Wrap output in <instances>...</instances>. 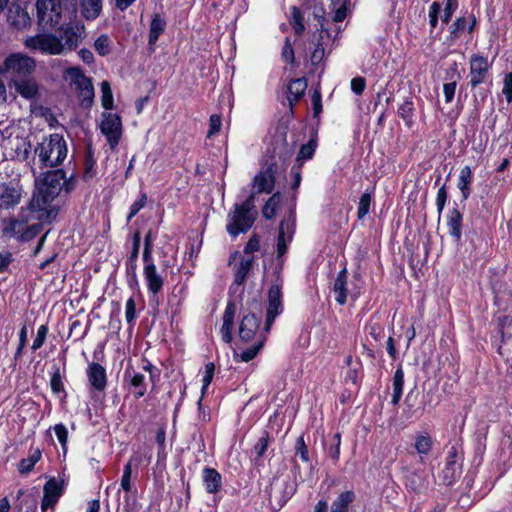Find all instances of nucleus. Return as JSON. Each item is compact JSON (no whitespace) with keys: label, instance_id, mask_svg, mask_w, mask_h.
<instances>
[{"label":"nucleus","instance_id":"nucleus-1","mask_svg":"<svg viewBox=\"0 0 512 512\" xmlns=\"http://www.w3.org/2000/svg\"><path fill=\"white\" fill-rule=\"evenodd\" d=\"M65 178L63 169L48 170L40 173L35 179L37 192L28 204L31 212H47L48 207L62 191V180Z\"/></svg>","mask_w":512,"mask_h":512},{"label":"nucleus","instance_id":"nucleus-2","mask_svg":"<svg viewBox=\"0 0 512 512\" xmlns=\"http://www.w3.org/2000/svg\"><path fill=\"white\" fill-rule=\"evenodd\" d=\"M33 164L44 168H55L67 157V143L61 134L53 133L44 136L33 149Z\"/></svg>","mask_w":512,"mask_h":512},{"label":"nucleus","instance_id":"nucleus-3","mask_svg":"<svg viewBox=\"0 0 512 512\" xmlns=\"http://www.w3.org/2000/svg\"><path fill=\"white\" fill-rule=\"evenodd\" d=\"M256 214L255 193H250L243 203L233 205V209L227 215L226 231L233 238L248 232L255 222Z\"/></svg>","mask_w":512,"mask_h":512},{"label":"nucleus","instance_id":"nucleus-4","mask_svg":"<svg viewBox=\"0 0 512 512\" xmlns=\"http://www.w3.org/2000/svg\"><path fill=\"white\" fill-rule=\"evenodd\" d=\"M297 491V483L289 475L275 476L270 482L268 494L271 508L277 512Z\"/></svg>","mask_w":512,"mask_h":512},{"label":"nucleus","instance_id":"nucleus-5","mask_svg":"<svg viewBox=\"0 0 512 512\" xmlns=\"http://www.w3.org/2000/svg\"><path fill=\"white\" fill-rule=\"evenodd\" d=\"M464 461V451L461 441H455L449 448L445 466L439 474L440 481L443 485H453L462 475V467Z\"/></svg>","mask_w":512,"mask_h":512},{"label":"nucleus","instance_id":"nucleus-6","mask_svg":"<svg viewBox=\"0 0 512 512\" xmlns=\"http://www.w3.org/2000/svg\"><path fill=\"white\" fill-rule=\"evenodd\" d=\"M36 62L33 58L22 54L12 53L8 55L0 68V73L10 78V81L33 75Z\"/></svg>","mask_w":512,"mask_h":512},{"label":"nucleus","instance_id":"nucleus-7","mask_svg":"<svg viewBox=\"0 0 512 512\" xmlns=\"http://www.w3.org/2000/svg\"><path fill=\"white\" fill-rule=\"evenodd\" d=\"M488 273V284L493 294V304L498 308V312H507L512 305V289L504 275L495 268H490Z\"/></svg>","mask_w":512,"mask_h":512},{"label":"nucleus","instance_id":"nucleus-8","mask_svg":"<svg viewBox=\"0 0 512 512\" xmlns=\"http://www.w3.org/2000/svg\"><path fill=\"white\" fill-rule=\"evenodd\" d=\"M143 260V277L150 294V305L157 309L159 302V293L163 290L165 277L163 272H159L154 262V258H147Z\"/></svg>","mask_w":512,"mask_h":512},{"label":"nucleus","instance_id":"nucleus-9","mask_svg":"<svg viewBox=\"0 0 512 512\" xmlns=\"http://www.w3.org/2000/svg\"><path fill=\"white\" fill-rule=\"evenodd\" d=\"M434 440L430 435L418 434V465L422 464L424 467L422 472L425 474L424 478L429 475L434 476L435 463L438 460L440 452L438 449L433 448ZM420 467L418 466V471Z\"/></svg>","mask_w":512,"mask_h":512},{"label":"nucleus","instance_id":"nucleus-10","mask_svg":"<svg viewBox=\"0 0 512 512\" xmlns=\"http://www.w3.org/2000/svg\"><path fill=\"white\" fill-rule=\"evenodd\" d=\"M296 229V215L291 210L286 218H284L278 228L277 243H276V259L279 262L280 268L284 263L283 256L288 251V245L292 242Z\"/></svg>","mask_w":512,"mask_h":512},{"label":"nucleus","instance_id":"nucleus-11","mask_svg":"<svg viewBox=\"0 0 512 512\" xmlns=\"http://www.w3.org/2000/svg\"><path fill=\"white\" fill-rule=\"evenodd\" d=\"M492 62L482 54L474 53L469 59V83L471 89H475L481 84L490 80Z\"/></svg>","mask_w":512,"mask_h":512},{"label":"nucleus","instance_id":"nucleus-12","mask_svg":"<svg viewBox=\"0 0 512 512\" xmlns=\"http://www.w3.org/2000/svg\"><path fill=\"white\" fill-rule=\"evenodd\" d=\"M36 16L38 24L45 28L57 26L61 19V6L57 0H37Z\"/></svg>","mask_w":512,"mask_h":512},{"label":"nucleus","instance_id":"nucleus-13","mask_svg":"<svg viewBox=\"0 0 512 512\" xmlns=\"http://www.w3.org/2000/svg\"><path fill=\"white\" fill-rule=\"evenodd\" d=\"M101 133L106 137L107 143L114 150L122 136V120L118 114L104 112L100 124Z\"/></svg>","mask_w":512,"mask_h":512},{"label":"nucleus","instance_id":"nucleus-14","mask_svg":"<svg viewBox=\"0 0 512 512\" xmlns=\"http://www.w3.org/2000/svg\"><path fill=\"white\" fill-rule=\"evenodd\" d=\"M26 46L31 50H37L45 54H64L62 40L57 34H38L27 39Z\"/></svg>","mask_w":512,"mask_h":512},{"label":"nucleus","instance_id":"nucleus-15","mask_svg":"<svg viewBox=\"0 0 512 512\" xmlns=\"http://www.w3.org/2000/svg\"><path fill=\"white\" fill-rule=\"evenodd\" d=\"M56 34L62 40L63 53H66L76 50L85 37V27L78 23L63 24Z\"/></svg>","mask_w":512,"mask_h":512},{"label":"nucleus","instance_id":"nucleus-16","mask_svg":"<svg viewBox=\"0 0 512 512\" xmlns=\"http://www.w3.org/2000/svg\"><path fill=\"white\" fill-rule=\"evenodd\" d=\"M283 312L281 286L272 285L268 291V306L266 309V319L264 324V333L268 334L278 315Z\"/></svg>","mask_w":512,"mask_h":512},{"label":"nucleus","instance_id":"nucleus-17","mask_svg":"<svg viewBox=\"0 0 512 512\" xmlns=\"http://www.w3.org/2000/svg\"><path fill=\"white\" fill-rule=\"evenodd\" d=\"M64 481H58L55 477L50 478L43 487V497L41 501V510L45 512L48 508H53L64 493Z\"/></svg>","mask_w":512,"mask_h":512},{"label":"nucleus","instance_id":"nucleus-18","mask_svg":"<svg viewBox=\"0 0 512 512\" xmlns=\"http://www.w3.org/2000/svg\"><path fill=\"white\" fill-rule=\"evenodd\" d=\"M261 319L254 313L244 315L239 324L238 335L241 341L249 342L257 336Z\"/></svg>","mask_w":512,"mask_h":512},{"label":"nucleus","instance_id":"nucleus-19","mask_svg":"<svg viewBox=\"0 0 512 512\" xmlns=\"http://www.w3.org/2000/svg\"><path fill=\"white\" fill-rule=\"evenodd\" d=\"M86 375L91 388L103 392L107 386L106 369L99 363L91 362L86 369Z\"/></svg>","mask_w":512,"mask_h":512},{"label":"nucleus","instance_id":"nucleus-20","mask_svg":"<svg viewBox=\"0 0 512 512\" xmlns=\"http://www.w3.org/2000/svg\"><path fill=\"white\" fill-rule=\"evenodd\" d=\"M446 225L448 234L455 243H460L462 239L463 229V214L458 209L457 203H454V207L449 210L446 217Z\"/></svg>","mask_w":512,"mask_h":512},{"label":"nucleus","instance_id":"nucleus-21","mask_svg":"<svg viewBox=\"0 0 512 512\" xmlns=\"http://www.w3.org/2000/svg\"><path fill=\"white\" fill-rule=\"evenodd\" d=\"M124 382L128 384L136 399L143 397L147 392L145 376L132 368H127L125 370Z\"/></svg>","mask_w":512,"mask_h":512},{"label":"nucleus","instance_id":"nucleus-22","mask_svg":"<svg viewBox=\"0 0 512 512\" xmlns=\"http://www.w3.org/2000/svg\"><path fill=\"white\" fill-rule=\"evenodd\" d=\"M236 310H237V308H236L235 302L228 301L225 311L223 313V317H222L223 324H222V327L220 330L221 335H222V340L227 344H230L233 340L232 332H233V328H234V318H235Z\"/></svg>","mask_w":512,"mask_h":512},{"label":"nucleus","instance_id":"nucleus-23","mask_svg":"<svg viewBox=\"0 0 512 512\" xmlns=\"http://www.w3.org/2000/svg\"><path fill=\"white\" fill-rule=\"evenodd\" d=\"M20 199V190L11 182L0 184V209L13 208L20 202Z\"/></svg>","mask_w":512,"mask_h":512},{"label":"nucleus","instance_id":"nucleus-24","mask_svg":"<svg viewBox=\"0 0 512 512\" xmlns=\"http://www.w3.org/2000/svg\"><path fill=\"white\" fill-rule=\"evenodd\" d=\"M202 481L209 494L218 493L222 487V475L215 468L205 467L202 471Z\"/></svg>","mask_w":512,"mask_h":512},{"label":"nucleus","instance_id":"nucleus-25","mask_svg":"<svg viewBox=\"0 0 512 512\" xmlns=\"http://www.w3.org/2000/svg\"><path fill=\"white\" fill-rule=\"evenodd\" d=\"M15 90L25 99H33L38 94V84L33 75L11 82Z\"/></svg>","mask_w":512,"mask_h":512},{"label":"nucleus","instance_id":"nucleus-26","mask_svg":"<svg viewBox=\"0 0 512 512\" xmlns=\"http://www.w3.org/2000/svg\"><path fill=\"white\" fill-rule=\"evenodd\" d=\"M253 185L256 193H271L275 186V177L271 168L266 171H260L253 179Z\"/></svg>","mask_w":512,"mask_h":512},{"label":"nucleus","instance_id":"nucleus-27","mask_svg":"<svg viewBox=\"0 0 512 512\" xmlns=\"http://www.w3.org/2000/svg\"><path fill=\"white\" fill-rule=\"evenodd\" d=\"M76 85L79 90V97L82 107H91L94 99V87L91 79L81 74L80 79L76 82Z\"/></svg>","mask_w":512,"mask_h":512},{"label":"nucleus","instance_id":"nucleus-28","mask_svg":"<svg viewBox=\"0 0 512 512\" xmlns=\"http://www.w3.org/2000/svg\"><path fill=\"white\" fill-rule=\"evenodd\" d=\"M166 25V20L161 17L160 14L153 15L148 35V46L150 51L153 52L155 50V44L158 41L160 35L164 33Z\"/></svg>","mask_w":512,"mask_h":512},{"label":"nucleus","instance_id":"nucleus-29","mask_svg":"<svg viewBox=\"0 0 512 512\" xmlns=\"http://www.w3.org/2000/svg\"><path fill=\"white\" fill-rule=\"evenodd\" d=\"M266 339V334H260L256 342L249 348L242 350L241 352L234 351L233 358L236 362H249L253 360L258 353L261 351Z\"/></svg>","mask_w":512,"mask_h":512},{"label":"nucleus","instance_id":"nucleus-30","mask_svg":"<svg viewBox=\"0 0 512 512\" xmlns=\"http://www.w3.org/2000/svg\"><path fill=\"white\" fill-rule=\"evenodd\" d=\"M307 81L304 77L292 79L287 86V99L290 107H293L305 94Z\"/></svg>","mask_w":512,"mask_h":512},{"label":"nucleus","instance_id":"nucleus-31","mask_svg":"<svg viewBox=\"0 0 512 512\" xmlns=\"http://www.w3.org/2000/svg\"><path fill=\"white\" fill-rule=\"evenodd\" d=\"M473 172L470 166H464L460 170L457 187L461 192L462 201H466L472 193Z\"/></svg>","mask_w":512,"mask_h":512},{"label":"nucleus","instance_id":"nucleus-32","mask_svg":"<svg viewBox=\"0 0 512 512\" xmlns=\"http://www.w3.org/2000/svg\"><path fill=\"white\" fill-rule=\"evenodd\" d=\"M347 270L343 268L338 272L334 281L333 291L337 294L336 302L339 305H344L347 300Z\"/></svg>","mask_w":512,"mask_h":512},{"label":"nucleus","instance_id":"nucleus-33","mask_svg":"<svg viewBox=\"0 0 512 512\" xmlns=\"http://www.w3.org/2000/svg\"><path fill=\"white\" fill-rule=\"evenodd\" d=\"M501 314L494 315V321L496 324L497 334L499 335L500 342L504 343L507 339L512 337L511 333L505 331L506 328L512 326V315L506 312H500Z\"/></svg>","mask_w":512,"mask_h":512},{"label":"nucleus","instance_id":"nucleus-34","mask_svg":"<svg viewBox=\"0 0 512 512\" xmlns=\"http://www.w3.org/2000/svg\"><path fill=\"white\" fill-rule=\"evenodd\" d=\"M80 8L81 14L86 20H95L102 11V0H81Z\"/></svg>","mask_w":512,"mask_h":512},{"label":"nucleus","instance_id":"nucleus-35","mask_svg":"<svg viewBox=\"0 0 512 512\" xmlns=\"http://www.w3.org/2000/svg\"><path fill=\"white\" fill-rule=\"evenodd\" d=\"M272 437L267 430H264L251 449V456L253 457V461L257 463L267 452L270 443L272 442Z\"/></svg>","mask_w":512,"mask_h":512},{"label":"nucleus","instance_id":"nucleus-36","mask_svg":"<svg viewBox=\"0 0 512 512\" xmlns=\"http://www.w3.org/2000/svg\"><path fill=\"white\" fill-rule=\"evenodd\" d=\"M253 266L254 256L243 258L235 268L234 283L238 286L243 285Z\"/></svg>","mask_w":512,"mask_h":512},{"label":"nucleus","instance_id":"nucleus-37","mask_svg":"<svg viewBox=\"0 0 512 512\" xmlns=\"http://www.w3.org/2000/svg\"><path fill=\"white\" fill-rule=\"evenodd\" d=\"M7 19L14 27L21 28L27 24L29 16L19 5H12L9 7Z\"/></svg>","mask_w":512,"mask_h":512},{"label":"nucleus","instance_id":"nucleus-38","mask_svg":"<svg viewBox=\"0 0 512 512\" xmlns=\"http://www.w3.org/2000/svg\"><path fill=\"white\" fill-rule=\"evenodd\" d=\"M465 31H467V18L465 16L457 17L449 26V35L446 37V42L449 44L455 43Z\"/></svg>","mask_w":512,"mask_h":512},{"label":"nucleus","instance_id":"nucleus-39","mask_svg":"<svg viewBox=\"0 0 512 512\" xmlns=\"http://www.w3.org/2000/svg\"><path fill=\"white\" fill-rule=\"evenodd\" d=\"M354 491L341 492L331 505V512H348L349 505L355 500Z\"/></svg>","mask_w":512,"mask_h":512},{"label":"nucleus","instance_id":"nucleus-40","mask_svg":"<svg viewBox=\"0 0 512 512\" xmlns=\"http://www.w3.org/2000/svg\"><path fill=\"white\" fill-rule=\"evenodd\" d=\"M26 221L19 220L16 218H8L2 221V233L4 236L15 237L16 235H20Z\"/></svg>","mask_w":512,"mask_h":512},{"label":"nucleus","instance_id":"nucleus-41","mask_svg":"<svg viewBox=\"0 0 512 512\" xmlns=\"http://www.w3.org/2000/svg\"><path fill=\"white\" fill-rule=\"evenodd\" d=\"M42 452L39 448L30 451V455L27 458L20 460L18 464V471L20 474L30 473L35 464L41 459Z\"/></svg>","mask_w":512,"mask_h":512},{"label":"nucleus","instance_id":"nucleus-42","mask_svg":"<svg viewBox=\"0 0 512 512\" xmlns=\"http://www.w3.org/2000/svg\"><path fill=\"white\" fill-rule=\"evenodd\" d=\"M282 201L280 192H275L265 203L262 209V215L265 219L271 220L275 217L277 209Z\"/></svg>","mask_w":512,"mask_h":512},{"label":"nucleus","instance_id":"nucleus-43","mask_svg":"<svg viewBox=\"0 0 512 512\" xmlns=\"http://www.w3.org/2000/svg\"><path fill=\"white\" fill-rule=\"evenodd\" d=\"M51 371V378H50V387L54 394H63V397L65 398L67 396V393L64 388L63 384V376L61 373V369L57 365L52 366Z\"/></svg>","mask_w":512,"mask_h":512},{"label":"nucleus","instance_id":"nucleus-44","mask_svg":"<svg viewBox=\"0 0 512 512\" xmlns=\"http://www.w3.org/2000/svg\"><path fill=\"white\" fill-rule=\"evenodd\" d=\"M317 136H313L306 144H303L300 147L298 155L296 157L297 164L302 163L305 160H310L313 158L316 148H317Z\"/></svg>","mask_w":512,"mask_h":512},{"label":"nucleus","instance_id":"nucleus-45","mask_svg":"<svg viewBox=\"0 0 512 512\" xmlns=\"http://www.w3.org/2000/svg\"><path fill=\"white\" fill-rule=\"evenodd\" d=\"M414 103L412 98L406 99L398 108V116L403 119L406 126L411 128L414 124Z\"/></svg>","mask_w":512,"mask_h":512},{"label":"nucleus","instance_id":"nucleus-46","mask_svg":"<svg viewBox=\"0 0 512 512\" xmlns=\"http://www.w3.org/2000/svg\"><path fill=\"white\" fill-rule=\"evenodd\" d=\"M373 198V191L366 190L360 197L357 209V217L363 220L370 212Z\"/></svg>","mask_w":512,"mask_h":512},{"label":"nucleus","instance_id":"nucleus-47","mask_svg":"<svg viewBox=\"0 0 512 512\" xmlns=\"http://www.w3.org/2000/svg\"><path fill=\"white\" fill-rule=\"evenodd\" d=\"M404 385V373L401 367H398L393 377V396L392 403L397 404L402 396Z\"/></svg>","mask_w":512,"mask_h":512},{"label":"nucleus","instance_id":"nucleus-48","mask_svg":"<svg viewBox=\"0 0 512 512\" xmlns=\"http://www.w3.org/2000/svg\"><path fill=\"white\" fill-rule=\"evenodd\" d=\"M94 48L98 55L104 57L110 54L112 49V41L107 34H101L94 41Z\"/></svg>","mask_w":512,"mask_h":512},{"label":"nucleus","instance_id":"nucleus-49","mask_svg":"<svg viewBox=\"0 0 512 512\" xmlns=\"http://www.w3.org/2000/svg\"><path fill=\"white\" fill-rule=\"evenodd\" d=\"M290 25L297 35H301L305 31L304 18L297 6L291 8Z\"/></svg>","mask_w":512,"mask_h":512},{"label":"nucleus","instance_id":"nucleus-50","mask_svg":"<svg viewBox=\"0 0 512 512\" xmlns=\"http://www.w3.org/2000/svg\"><path fill=\"white\" fill-rule=\"evenodd\" d=\"M101 104L106 110L113 108V94L109 82L103 81L101 83Z\"/></svg>","mask_w":512,"mask_h":512},{"label":"nucleus","instance_id":"nucleus-51","mask_svg":"<svg viewBox=\"0 0 512 512\" xmlns=\"http://www.w3.org/2000/svg\"><path fill=\"white\" fill-rule=\"evenodd\" d=\"M42 224L35 223L28 227H24L20 235L18 236V240L21 242H28L35 238L42 231Z\"/></svg>","mask_w":512,"mask_h":512},{"label":"nucleus","instance_id":"nucleus-52","mask_svg":"<svg viewBox=\"0 0 512 512\" xmlns=\"http://www.w3.org/2000/svg\"><path fill=\"white\" fill-rule=\"evenodd\" d=\"M488 431H489V426L485 425V427L478 429L476 432L475 452L477 454H483L486 450Z\"/></svg>","mask_w":512,"mask_h":512},{"label":"nucleus","instance_id":"nucleus-53","mask_svg":"<svg viewBox=\"0 0 512 512\" xmlns=\"http://www.w3.org/2000/svg\"><path fill=\"white\" fill-rule=\"evenodd\" d=\"M147 203V194L143 191L140 192L138 199H136L129 208V214L127 216V222L131 221L138 212L145 207Z\"/></svg>","mask_w":512,"mask_h":512},{"label":"nucleus","instance_id":"nucleus-54","mask_svg":"<svg viewBox=\"0 0 512 512\" xmlns=\"http://www.w3.org/2000/svg\"><path fill=\"white\" fill-rule=\"evenodd\" d=\"M32 151V144L26 139H21L19 144L15 148V153L18 159L27 161L30 158Z\"/></svg>","mask_w":512,"mask_h":512},{"label":"nucleus","instance_id":"nucleus-55","mask_svg":"<svg viewBox=\"0 0 512 512\" xmlns=\"http://www.w3.org/2000/svg\"><path fill=\"white\" fill-rule=\"evenodd\" d=\"M295 455L296 456H299L300 459L307 463L310 461V458H309V452H308V446L304 440V435H300L297 439H296V443H295Z\"/></svg>","mask_w":512,"mask_h":512},{"label":"nucleus","instance_id":"nucleus-56","mask_svg":"<svg viewBox=\"0 0 512 512\" xmlns=\"http://www.w3.org/2000/svg\"><path fill=\"white\" fill-rule=\"evenodd\" d=\"M56 437L64 453L67 452L68 430L63 423H58L53 427Z\"/></svg>","mask_w":512,"mask_h":512},{"label":"nucleus","instance_id":"nucleus-57","mask_svg":"<svg viewBox=\"0 0 512 512\" xmlns=\"http://www.w3.org/2000/svg\"><path fill=\"white\" fill-rule=\"evenodd\" d=\"M321 38L319 37L317 43L315 44V48L311 53L310 61L312 66H318L325 57V48L321 43Z\"/></svg>","mask_w":512,"mask_h":512},{"label":"nucleus","instance_id":"nucleus-58","mask_svg":"<svg viewBox=\"0 0 512 512\" xmlns=\"http://www.w3.org/2000/svg\"><path fill=\"white\" fill-rule=\"evenodd\" d=\"M458 8V0H445V7L443 10V15L441 16V21L443 24H448L453 14Z\"/></svg>","mask_w":512,"mask_h":512},{"label":"nucleus","instance_id":"nucleus-59","mask_svg":"<svg viewBox=\"0 0 512 512\" xmlns=\"http://www.w3.org/2000/svg\"><path fill=\"white\" fill-rule=\"evenodd\" d=\"M340 445H341V435L340 433L334 434L332 438V442L329 448V457L333 460L334 463H337L340 457Z\"/></svg>","mask_w":512,"mask_h":512},{"label":"nucleus","instance_id":"nucleus-60","mask_svg":"<svg viewBox=\"0 0 512 512\" xmlns=\"http://www.w3.org/2000/svg\"><path fill=\"white\" fill-rule=\"evenodd\" d=\"M125 266H126V274L129 278L128 279L129 285L130 286H132L133 284L137 285L138 284L137 273H136L137 260L128 258L125 263Z\"/></svg>","mask_w":512,"mask_h":512},{"label":"nucleus","instance_id":"nucleus-61","mask_svg":"<svg viewBox=\"0 0 512 512\" xmlns=\"http://www.w3.org/2000/svg\"><path fill=\"white\" fill-rule=\"evenodd\" d=\"M155 240V235L153 231L150 229L145 237H144V249L142 254V259L153 258V242Z\"/></svg>","mask_w":512,"mask_h":512},{"label":"nucleus","instance_id":"nucleus-62","mask_svg":"<svg viewBox=\"0 0 512 512\" xmlns=\"http://www.w3.org/2000/svg\"><path fill=\"white\" fill-rule=\"evenodd\" d=\"M292 148L289 147V144L286 140V137H283L281 140H280V150L279 152H277V149L275 148L273 153V157H276L278 156V158L282 161H286L287 159H289L292 155Z\"/></svg>","mask_w":512,"mask_h":512},{"label":"nucleus","instance_id":"nucleus-63","mask_svg":"<svg viewBox=\"0 0 512 512\" xmlns=\"http://www.w3.org/2000/svg\"><path fill=\"white\" fill-rule=\"evenodd\" d=\"M47 334H48V326L41 325L37 330L36 337L31 346V349L33 351H37L38 349H40L43 346V344L45 343Z\"/></svg>","mask_w":512,"mask_h":512},{"label":"nucleus","instance_id":"nucleus-64","mask_svg":"<svg viewBox=\"0 0 512 512\" xmlns=\"http://www.w3.org/2000/svg\"><path fill=\"white\" fill-rule=\"evenodd\" d=\"M502 93L508 103L512 102V72L506 73L503 79Z\"/></svg>","mask_w":512,"mask_h":512}]
</instances>
